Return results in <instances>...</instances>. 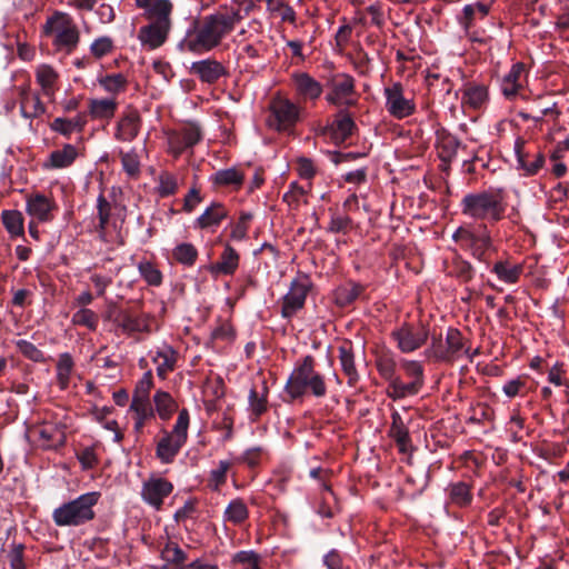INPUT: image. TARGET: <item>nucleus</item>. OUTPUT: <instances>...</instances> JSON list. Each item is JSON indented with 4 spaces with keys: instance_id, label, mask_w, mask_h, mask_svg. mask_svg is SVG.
<instances>
[{
    "instance_id": "obj_15",
    "label": "nucleus",
    "mask_w": 569,
    "mask_h": 569,
    "mask_svg": "<svg viewBox=\"0 0 569 569\" xmlns=\"http://www.w3.org/2000/svg\"><path fill=\"white\" fill-rule=\"evenodd\" d=\"M97 218L98 224L96 226V231L98 232V237L100 240L107 241L109 229L111 227L117 229V223L112 219V206L103 194H100L97 199Z\"/></svg>"
},
{
    "instance_id": "obj_60",
    "label": "nucleus",
    "mask_w": 569,
    "mask_h": 569,
    "mask_svg": "<svg viewBox=\"0 0 569 569\" xmlns=\"http://www.w3.org/2000/svg\"><path fill=\"white\" fill-rule=\"evenodd\" d=\"M73 321L78 325L88 327L89 329H96L98 323L97 315L90 309H81L73 316Z\"/></svg>"
},
{
    "instance_id": "obj_34",
    "label": "nucleus",
    "mask_w": 569,
    "mask_h": 569,
    "mask_svg": "<svg viewBox=\"0 0 569 569\" xmlns=\"http://www.w3.org/2000/svg\"><path fill=\"white\" fill-rule=\"evenodd\" d=\"M77 150L71 144H66L62 149L54 150L50 153L49 163L47 166L60 169L69 167L77 158Z\"/></svg>"
},
{
    "instance_id": "obj_19",
    "label": "nucleus",
    "mask_w": 569,
    "mask_h": 569,
    "mask_svg": "<svg viewBox=\"0 0 569 569\" xmlns=\"http://www.w3.org/2000/svg\"><path fill=\"white\" fill-rule=\"evenodd\" d=\"M37 433L44 448H58L66 442L64 428L56 423H43L37 429Z\"/></svg>"
},
{
    "instance_id": "obj_57",
    "label": "nucleus",
    "mask_w": 569,
    "mask_h": 569,
    "mask_svg": "<svg viewBox=\"0 0 569 569\" xmlns=\"http://www.w3.org/2000/svg\"><path fill=\"white\" fill-rule=\"evenodd\" d=\"M230 468V463L226 460H221L217 468L210 472V485L213 489H218L222 483L226 482L227 471Z\"/></svg>"
},
{
    "instance_id": "obj_45",
    "label": "nucleus",
    "mask_w": 569,
    "mask_h": 569,
    "mask_svg": "<svg viewBox=\"0 0 569 569\" xmlns=\"http://www.w3.org/2000/svg\"><path fill=\"white\" fill-rule=\"evenodd\" d=\"M243 174L236 168L219 170L213 176V182L218 186H240Z\"/></svg>"
},
{
    "instance_id": "obj_62",
    "label": "nucleus",
    "mask_w": 569,
    "mask_h": 569,
    "mask_svg": "<svg viewBox=\"0 0 569 569\" xmlns=\"http://www.w3.org/2000/svg\"><path fill=\"white\" fill-rule=\"evenodd\" d=\"M152 386H153L152 373H151V371H147L143 373L142 378L138 381L134 392H133V396L149 398V393H150Z\"/></svg>"
},
{
    "instance_id": "obj_6",
    "label": "nucleus",
    "mask_w": 569,
    "mask_h": 569,
    "mask_svg": "<svg viewBox=\"0 0 569 569\" xmlns=\"http://www.w3.org/2000/svg\"><path fill=\"white\" fill-rule=\"evenodd\" d=\"M329 92L326 99L336 106H352L355 100L351 97L355 93V79L346 73L332 76L328 81Z\"/></svg>"
},
{
    "instance_id": "obj_13",
    "label": "nucleus",
    "mask_w": 569,
    "mask_h": 569,
    "mask_svg": "<svg viewBox=\"0 0 569 569\" xmlns=\"http://www.w3.org/2000/svg\"><path fill=\"white\" fill-rule=\"evenodd\" d=\"M386 107L389 113L398 119L410 116L415 110L413 102L406 98L402 92V87L395 83L392 87L385 89Z\"/></svg>"
},
{
    "instance_id": "obj_51",
    "label": "nucleus",
    "mask_w": 569,
    "mask_h": 569,
    "mask_svg": "<svg viewBox=\"0 0 569 569\" xmlns=\"http://www.w3.org/2000/svg\"><path fill=\"white\" fill-rule=\"evenodd\" d=\"M249 410L254 418L260 417L267 410V391L261 395L256 389L249 392Z\"/></svg>"
},
{
    "instance_id": "obj_30",
    "label": "nucleus",
    "mask_w": 569,
    "mask_h": 569,
    "mask_svg": "<svg viewBox=\"0 0 569 569\" xmlns=\"http://www.w3.org/2000/svg\"><path fill=\"white\" fill-rule=\"evenodd\" d=\"M492 271L497 274L498 279L505 283H516L522 273V266L518 263H510L508 261H498L495 263Z\"/></svg>"
},
{
    "instance_id": "obj_42",
    "label": "nucleus",
    "mask_w": 569,
    "mask_h": 569,
    "mask_svg": "<svg viewBox=\"0 0 569 569\" xmlns=\"http://www.w3.org/2000/svg\"><path fill=\"white\" fill-rule=\"evenodd\" d=\"M448 272L460 281L468 282L473 278L475 270L470 262L461 257H456L448 267Z\"/></svg>"
},
{
    "instance_id": "obj_37",
    "label": "nucleus",
    "mask_w": 569,
    "mask_h": 569,
    "mask_svg": "<svg viewBox=\"0 0 569 569\" xmlns=\"http://www.w3.org/2000/svg\"><path fill=\"white\" fill-rule=\"evenodd\" d=\"M401 368L406 376L410 378L407 382L408 386H413L415 391L418 393L423 386V368L420 362L415 360H402Z\"/></svg>"
},
{
    "instance_id": "obj_41",
    "label": "nucleus",
    "mask_w": 569,
    "mask_h": 569,
    "mask_svg": "<svg viewBox=\"0 0 569 569\" xmlns=\"http://www.w3.org/2000/svg\"><path fill=\"white\" fill-rule=\"evenodd\" d=\"M116 108L113 99H94L90 101L89 111L93 118L108 119L114 114Z\"/></svg>"
},
{
    "instance_id": "obj_54",
    "label": "nucleus",
    "mask_w": 569,
    "mask_h": 569,
    "mask_svg": "<svg viewBox=\"0 0 569 569\" xmlns=\"http://www.w3.org/2000/svg\"><path fill=\"white\" fill-rule=\"evenodd\" d=\"M141 277L150 286H159L162 281L161 272L149 261H142L138 266Z\"/></svg>"
},
{
    "instance_id": "obj_64",
    "label": "nucleus",
    "mask_w": 569,
    "mask_h": 569,
    "mask_svg": "<svg viewBox=\"0 0 569 569\" xmlns=\"http://www.w3.org/2000/svg\"><path fill=\"white\" fill-rule=\"evenodd\" d=\"M426 355L437 360L449 361L447 349L440 338H432L431 347L426 351Z\"/></svg>"
},
{
    "instance_id": "obj_33",
    "label": "nucleus",
    "mask_w": 569,
    "mask_h": 569,
    "mask_svg": "<svg viewBox=\"0 0 569 569\" xmlns=\"http://www.w3.org/2000/svg\"><path fill=\"white\" fill-rule=\"evenodd\" d=\"M37 82L42 89V92L47 97H51L54 92V84L58 79V73L52 67L48 64H41L36 70Z\"/></svg>"
},
{
    "instance_id": "obj_58",
    "label": "nucleus",
    "mask_w": 569,
    "mask_h": 569,
    "mask_svg": "<svg viewBox=\"0 0 569 569\" xmlns=\"http://www.w3.org/2000/svg\"><path fill=\"white\" fill-rule=\"evenodd\" d=\"M233 561L246 566V569H260L259 556L254 551H239L234 555Z\"/></svg>"
},
{
    "instance_id": "obj_63",
    "label": "nucleus",
    "mask_w": 569,
    "mask_h": 569,
    "mask_svg": "<svg viewBox=\"0 0 569 569\" xmlns=\"http://www.w3.org/2000/svg\"><path fill=\"white\" fill-rule=\"evenodd\" d=\"M351 224V219L348 216L337 214L332 216L329 223V231L335 233H346Z\"/></svg>"
},
{
    "instance_id": "obj_14",
    "label": "nucleus",
    "mask_w": 569,
    "mask_h": 569,
    "mask_svg": "<svg viewBox=\"0 0 569 569\" xmlns=\"http://www.w3.org/2000/svg\"><path fill=\"white\" fill-rule=\"evenodd\" d=\"M463 248L469 250L471 254L479 261H485L486 251L492 248L491 237L486 226H481L479 231H470L465 233Z\"/></svg>"
},
{
    "instance_id": "obj_44",
    "label": "nucleus",
    "mask_w": 569,
    "mask_h": 569,
    "mask_svg": "<svg viewBox=\"0 0 569 569\" xmlns=\"http://www.w3.org/2000/svg\"><path fill=\"white\" fill-rule=\"evenodd\" d=\"M412 387L413 386H408L406 382H403L400 377H395L389 381L387 395L393 400L402 399L408 396H415L417 392Z\"/></svg>"
},
{
    "instance_id": "obj_25",
    "label": "nucleus",
    "mask_w": 569,
    "mask_h": 569,
    "mask_svg": "<svg viewBox=\"0 0 569 569\" xmlns=\"http://www.w3.org/2000/svg\"><path fill=\"white\" fill-rule=\"evenodd\" d=\"M220 38H182L178 47L181 51L202 54L219 44Z\"/></svg>"
},
{
    "instance_id": "obj_47",
    "label": "nucleus",
    "mask_w": 569,
    "mask_h": 569,
    "mask_svg": "<svg viewBox=\"0 0 569 569\" xmlns=\"http://www.w3.org/2000/svg\"><path fill=\"white\" fill-rule=\"evenodd\" d=\"M449 496L452 503L461 507L471 502V493L468 485L465 482L452 483L449 487Z\"/></svg>"
},
{
    "instance_id": "obj_55",
    "label": "nucleus",
    "mask_w": 569,
    "mask_h": 569,
    "mask_svg": "<svg viewBox=\"0 0 569 569\" xmlns=\"http://www.w3.org/2000/svg\"><path fill=\"white\" fill-rule=\"evenodd\" d=\"M252 216L250 213L243 212L239 217V220L236 224L231 227L230 237L234 241H241L247 238V232L249 228V222Z\"/></svg>"
},
{
    "instance_id": "obj_38",
    "label": "nucleus",
    "mask_w": 569,
    "mask_h": 569,
    "mask_svg": "<svg viewBox=\"0 0 569 569\" xmlns=\"http://www.w3.org/2000/svg\"><path fill=\"white\" fill-rule=\"evenodd\" d=\"M153 402L156 410L162 420H168L177 409V403L173 398L168 392L162 390H158L154 393Z\"/></svg>"
},
{
    "instance_id": "obj_59",
    "label": "nucleus",
    "mask_w": 569,
    "mask_h": 569,
    "mask_svg": "<svg viewBox=\"0 0 569 569\" xmlns=\"http://www.w3.org/2000/svg\"><path fill=\"white\" fill-rule=\"evenodd\" d=\"M17 347L19 351L29 358L32 361H42L43 360V353L40 349H38L33 343L27 341V340H19L17 342Z\"/></svg>"
},
{
    "instance_id": "obj_18",
    "label": "nucleus",
    "mask_w": 569,
    "mask_h": 569,
    "mask_svg": "<svg viewBox=\"0 0 569 569\" xmlns=\"http://www.w3.org/2000/svg\"><path fill=\"white\" fill-rule=\"evenodd\" d=\"M43 30L50 36H78L71 18L62 12L54 13L43 26Z\"/></svg>"
},
{
    "instance_id": "obj_3",
    "label": "nucleus",
    "mask_w": 569,
    "mask_h": 569,
    "mask_svg": "<svg viewBox=\"0 0 569 569\" xmlns=\"http://www.w3.org/2000/svg\"><path fill=\"white\" fill-rule=\"evenodd\" d=\"M99 497V492H87L61 505L53 510L54 523L59 527H76L92 520L93 507L98 503Z\"/></svg>"
},
{
    "instance_id": "obj_46",
    "label": "nucleus",
    "mask_w": 569,
    "mask_h": 569,
    "mask_svg": "<svg viewBox=\"0 0 569 569\" xmlns=\"http://www.w3.org/2000/svg\"><path fill=\"white\" fill-rule=\"evenodd\" d=\"M446 345L448 359L451 361L455 357L460 355L465 347L460 331L453 328H449L446 336Z\"/></svg>"
},
{
    "instance_id": "obj_23",
    "label": "nucleus",
    "mask_w": 569,
    "mask_h": 569,
    "mask_svg": "<svg viewBox=\"0 0 569 569\" xmlns=\"http://www.w3.org/2000/svg\"><path fill=\"white\" fill-rule=\"evenodd\" d=\"M140 117L137 112H130L120 119L116 137L121 141H132L139 133Z\"/></svg>"
},
{
    "instance_id": "obj_31",
    "label": "nucleus",
    "mask_w": 569,
    "mask_h": 569,
    "mask_svg": "<svg viewBox=\"0 0 569 569\" xmlns=\"http://www.w3.org/2000/svg\"><path fill=\"white\" fill-rule=\"evenodd\" d=\"M363 291V287L356 282H348L335 291V301L340 307L351 305L356 299L360 297Z\"/></svg>"
},
{
    "instance_id": "obj_29",
    "label": "nucleus",
    "mask_w": 569,
    "mask_h": 569,
    "mask_svg": "<svg viewBox=\"0 0 569 569\" xmlns=\"http://www.w3.org/2000/svg\"><path fill=\"white\" fill-rule=\"evenodd\" d=\"M226 217V208L219 202H213L197 219V223L201 229H206L213 226H218Z\"/></svg>"
},
{
    "instance_id": "obj_56",
    "label": "nucleus",
    "mask_w": 569,
    "mask_h": 569,
    "mask_svg": "<svg viewBox=\"0 0 569 569\" xmlns=\"http://www.w3.org/2000/svg\"><path fill=\"white\" fill-rule=\"evenodd\" d=\"M121 162L124 171L129 176H137L140 171V161L138 154L131 150L121 152Z\"/></svg>"
},
{
    "instance_id": "obj_26",
    "label": "nucleus",
    "mask_w": 569,
    "mask_h": 569,
    "mask_svg": "<svg viewBox=\"0 0 569 569\" xmlns=\"http://www.w3.org/2000/svg\"><path fill=\"white\" fill-rule=\"evenodd\" d=\"M525 71V64L522 62L515 63L510 71L503 77L501 82L502 93L507 98L515 97L521 88L520 78Z\"/></svg>"
},
{
    "instance_id": "obj_40",
    "label": "nucleus",
    "mask_w": 569,
    "mask_h": 569,
    "mask_svg": "<svg viewBox=\"0 0 569 569\" xmlns=\"http://www.w3.org/2000/svg\"><path fill=\"white\" fill-rule=\"evenodd\" d=\"M87 122L84 114H77L73 118H57L52 122V129L67 136L73 131H80Z\"/></svg>"
},
{
    "instance_id": "obj_21",
    "label": "nucleus",
    "mask_w": 569,
    "mask_h": 569,
    "mask_svg": "<svg viewBox=\"0 0 569 569\" xmlns=\"http://www.w3.org/2000/svg\"><path fill=\"white\" fill-rule=\"evenodd\" d=\"M292 81L297 93L305 99H317L322 92L321 84L308 73H296Z\"/></svg>"
},
{
    "instance_id": "obj_50",
    "label": "nucleus",
    "mask_w": 569,
    "mask_h": 569,
    "mask_svg": "<svg viewBox=\"0 0 569 569\" xmlns=\"http://www.w3.org/2000/svg\"><path fill=\"white\" fill-rule=\"evenodd\" d=\"M198 252L193 244L181 243L173 250V257L180 263L191 266L197 259Z\"/></svg>"
},
{
    "instance_id": "obj_9",
    "label": "nucleus",
    "mask_w": 569,
    "mask_h": 569,
    "mask_svg": "<svg viewBox=\"0 0 569 569\" xmlns=\"http://www.w3.org/2000/svg\"><path fill=\"white\" fill-rule=\"evenodd\" d=\"M310 287V280L306 276L292 280L290 290L283 298L282 316L284 318L292 317L303 307Z\"/></svg>"
},
{
    "instance_id": "obj_2",
    "label": "nucleus",
    "mask_w": 569,
    "mask_h": 569,
    "mask_svg": "<svg viewBox=\"0 0 569 569\" xmlns=\"http://www.w3.org/2000/svg\"><path fill=\"white\" fill-rule=\"evenodd\" d=\"M461 211L470 218L495 222L503 217L506 206L500 192L482 191L466 194Z\"/></svg>"
},
{
    "instance_id": "obj_49",
    "label": "nucleus",
    "mask_w": 569,
    "mask_h": 569,
    "mask_svg": "<svg viewBox=\"0 0 569 569\" xmlns=\"http://www.w3.org/2000/svg\"><path fill=\"white\" fill-rule=\"evenodd\" d=\"M487 98V90L482 86H473L466 89L462 101L463 103L472 107L479 108L485 102Z\"/></svg>"
},
{
    "instance_id": "obj_16",
    "label": "nucleus",
    "mask_w": 569,
    "mask_h": 569,
    "mask_svg": "<svg viewBox=\"0 0 569 569\" xmlns=\"http://www.w3.org/2000/svg\"><path fill=\"white\" fill-rule=\"evenodd\" d=\"M356 123L352 117L345 110L336 114L333 122L326 128L336 143L346 141L355 131Z\"/></svg>"
},
{
    "instance_id": "obj_35",
    "label": "nucleus",
    "mask_w": 569,
    "mask_h": 569,
    "mask_svg": "<svg viewBox=\"0 0 569 569\" xmlns=\"http://www.w3.org/2000/svg\"><path fill=\"white\" fill-rule=\"evenodd\" d=\"M249 510L247 505L241 499H233L227 506L223 519L224 521L233 525H240L248 519Z\"/></svg>"
},
{
    "instance_id": "obj_5",
    "label": "nucleus",
    "mask_w": 569,
    "mask_h": 569,
    "mask_svg": "<svg viewBox=\"0 0 569 569\" xmlns=\"http://www.w3.org/2000/svg\"><path fill=\"white\" fill-rule=\"evenodd\" d=\"M172 3L169 0H156L146 10L149 23L141 28L139 36H167L171 29Z\"/></svg>"
},
{
    "instance_id": "obj_10",
    "label": "nucleus",
    "mask_w": 569,
    "mask_h": 569,
    "mask_svg": "<svg viewBox=\"0 0 569 569\" xmlns=\"http://www.w3.org/2000/svg\"><path fill=\"white\" fill-rule=\"evenodd\" d=\"M428 336L429 330L422 323L405 326L393 332V337L402 352H412L419 349L427 341Z\"/></svg>"
},
{
    "instance_id": "obj_8",
    "label": "nucleus",
    "mask_w": 569,
    "mask_h": 569,
    "mask_svg": "<svg viewBox=\"0 0 569 569\" xmlns=\"http://www.w3.org/2000/svg\"><path fill=\"white\" fill-rule=\"evenodd\" d=\"M202 138V130L196 122H187L179 130L168 136L169 149L176 156L180 154L186 148L193 147Z\"/></svg>"
},
{
    "instance_id": "obj_1",
    "label": "nucleus",
    "mask_w": 569,
    "mask_h": 569,
    "mask_svg": "<svg viewBox=\"0 0 569 569\" xmlns=\"http://www.w3.org/2000/svg\"><path fill=\"white\" fill-rule=\"evenodd\" d=\"M291 399L300 398L307 393L322 398L327 393L325 377L315 369L312 356H305L297 362L284 386Z\"/></svg>"
},
{
    "instance_id": "obj_11",
    "label": "nucleus",
    "mask_w": 569,
    "mask_h": 569,
    "mask_svg": "<svg viewBox=\"0 0 569 569\" xmlns=\"http://www.w3.org/2000/svg\"><path fill=\"white\" fill-rule=\"evenodd\" d=\"M238 13H216L208 16L203 19L201 24L199 26V31L197 36H223L232 31L233 26L237 21H239Z\"/></svg>"
},
{
    "instance_id": "obj_43",
    "label": "nucleus",
    "mask_w": 569,
    "mask_h": 569,
    "mask_svg": "<svg viewBox=\"0 0 569 569\" xmlns=\"http://www.w3.org/2000/svg\"><path fill=\"white\" fill-rule=\"evenodd\" d=\"M73 368V361L69 353H62L57 363V379L61 389L69 385L70 376Z\"/></svg>"
},
{
    "instance_id": "obj_27",
    "label": "nucleus",
    "mask_w": 569,
    "mask_h": 569,
    "mask_svg": "<svg viewBox=\"0 0 569 569\" xmlns=\"http://www.w3.org/2000/svg\"><path fill=\"white\" fill-rule=\"evenodd\" d=\"M119 327L128 335L151 331L150 319L147 315L131 316L123 313L120 318Z\"/></svg>"
},
{
    "instance_id": "obj_32",
    "label": "nucleus",
    "mask_w": 569,
    "mask_h": 569,
    "mask_svg": "<svg viewBox=\"0 0 569 569\" xmlns=\"http://www.w3.org/2000/svg\"><path fill=\"white\" fill-rule=\"evenodd\" d=\"M44 106L40 98L32 93L24 91L21 94L20 111L24 118H36L44 112Z\"/></svg>"
},
{
    "instance_id": "obj_4",
    "label": "nucleus",
    "mask_w": 569,
    "mask_h": 569,
    "mask_svg": "<svg viewBox=\"0 0 569 569\" xmlns=\"http://www.w3.org/2000/svg\"><path fill=\"white\" fill-rule=\"evenodd\" d=\"M189 412L187 409L179 411L177 421L171 431L163 430L162 437L156 447V457L162 463H171L188 439Z\"/></svg>"
},
{
    "instance_id": "obj_28",
    "label": "nucleus",
    "mask_w": 569,
    "mask_h": 569,
    "mask_svg": "<svg viewBox=\"0 0 569 569\" xmlns=\"http://www.w3.org/2000/svg\"><path fill=\"white\" fill-rule=\"evenodd\" d=\"M392 423L390 428V436L397 442L400 451L406 452L410 443V437L407 426L405 425L400 413L393 411L391 415Z\"/></svg>"
},
{
    "instance_id": "obj_36",
    "label": "nucleus",
    "mask_w": 569,
    "mask_h": 569,
    "mask_svg": "<svg viewBox=\"0 0 569 569\" xmlns=\"http://www.w3.org/2000/svg\"><path fill=\"white\" fill-rule=\"evenodd\" d=\"M161 559L168 565L174 566L180 569L187 560V553L182 550L179 545L174 541L169 540L160 552Z\"/></svg>"
},
{
    "instance_id": "obj_12",
    "label": "nucleus",
    "mask_w": 569,
    "mask_h": 569,
    "mask_svg": "<svg viewBox=\"0 0 569 569\" xmlns=\"http://www.w3.org/2000/svg\"><path fill=\"white\" fill-rule=\"evenodd\" d=\"M172 490L173 486L170 481L160 477H151L143 483L141 496L148 505L160 509L163 499L168 497Z\"/></svg>"
},
{
    "instance_id": "obj_24",
    "label": "nucleus",
    "mask_w": 569,
    "mask_h": 569,
    "mask_svg": "<svg viewBox=\"0 0 569 569\" xmlns=\"http://www.w3.org/2000/svg\"><path fill=\"white\" fill-rule=\"evenodd\" d=\"M152 360L157 365V375L166 378L167 373L174 369L177 353L170 346H162L156 351Z\"/></svg>"
},
{
    "instance_id": "obj_48",
    "label": "nucleus",
    "mask_w": 569,
    "mask_h": 569,
    "mask_svg": "<svg viewBox=\"0 0 569 569\" xmlns=\"http://www.w3.org/2000/svg\"><path fill=\"white\" fill-rule=\"evenodd\" d=\"M3 224L12 236H20L23 232V218L19 211H3Z\"/></svg>"
},
{
    "instance_id": "obj_20",
    "label": "nucleus",
    "mask_w": 569,
    "mask_h": 569,
    "mask_svg": "<svg viewBox=\"0 0 569 569\" xmlns=\"http://www.w3.org/2000/svg\"><path fill=\"white\" fill-rule=\"evenodd\" d=\"M239 266V254L229 244L224 247L219 261L209 267L212 276L219 277L221 274H232Z\"/></svg>"
},
{
    "instance_id": "obj_53",
    "label": "nucleus",
    "mask_w": 569,
    "mask_h": 569,
    "mask_svg": "<svg viewBox=\"0 0 569 569\" xmlns=\"http://www.w3.org/2000/svg\"><path fill=\"white\" fill-rule=\"evenodd\" d=\"M100 86L110 93H118L126 88L127 80L121 73L107 76L99 80Z\"/></svg>"
},
{
    "instance_id": "obj_22",
    "label": "nucleus",
    "mask_w": 569,
    "mask_h": 569,
    "mask_svg": "<svg viewBox=\"0 0 569 569\" xmlns=\"http://www.w3.org/2000/svg\"><path fill=\"white\" fill-rule=\"evenodd\" d=\"M190 70L208 83L217 81L224 73V69L219 62L209 59L193 62Z\"/></svg>"
},
{
    "instance_id": "obj_61",
    "label": "nucleus",
    "mask_w": 569,
    "mask_h": 569,
    "mask_svg": "<svg viewBox=\"0 0 569 569\" xmlns=\"http://www.w3.org/2000/svg\"><path fill=\"white\" fill-rule=\"evenodd\" d=\"M177 189V180L173 176L164 173L159 177L158 192L161 197L173 194Z\"/></svg>"
},
{
    "instance_id": "obj_39",
    "label": "nucleus",
    "mask_w": 569,
    "mask_h": 569,
    "mask_svg": "<svg viewBox=\"0 0 569 569\" xmlns=\"http://www.w3.org/2000/svg\"><path fill=\"white\" fill-rule=\"evenodd\" d=\"M339 358L342 370L348 376V383L350 386L355 385L359 376L356 370L355 357L351 347L346 345L339 347Z\"/></svg>"
},
{
    "instance_id": "obj_7",
    "label": "nucleus",
    "mask_w": 569,
    "mask_h": 569,
    "mask_svg": "<svg viewBox=\"0 0 569 569\" xmlns=\"http://www.w3.org/2000/svg\"><path fill=\"white\" fill-rule=\"evenodd\" d=\"M270 110L272 117L269 119V126L279 131L290 128L298 120V107L287 99H274L270 104Z\"/></svg>"
},
{
    "instance_id": "obj_17",
    "label": "nucleus",
    "mask_w": 569,
    "mask_h": 569,
    "mask_svg": "<svg viewBox=\"0 0 569 569\" xmlns=\"http://www.w3.org/2000/svg\"><path fill=\"white\" fill-rule=\"evenodd\" d=\"M53 204L43 194H34L27 200V212L32 217V220L39 222H47L52 219Z\"/></svg>"
},
{
    "instance_id": "obj_52",
    "label": "nucleus",
    "mask_w": 569,
    "mask_h": 569,
    "mask_svg": "<svg viewBox=\"0 0 569 569\" xmlns=\"http://www.w3.org/2000/svg\"><path fill=\"white\" fill-rule=\"evenodd\" d=\"M130 410L133 411L136 416L141 417L142 419H149L153 417V409L149 398L147 397L133 396L130 405Z\"/></svg>"
}]
</instances>
